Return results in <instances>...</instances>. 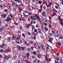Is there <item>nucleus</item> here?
Here are the masks:
<instances>
[{"label":"nucleus","mask_w":63,"mask_h":63,"mask_svg":"<svg viewBox=\"0 0 63 63\" xmlns=\"http://www.w3.org/2000/svg\"><path fill=\"white\" fill-rule=\"evenodd\" d=\"M45 3H43L42 4H41L40 5V8L39 10V12L40 13H41L42 12V8L43 7V5Z\"/></svg>","instance_id":"obj_1"},{"label":"nucleus","mask_w":63,"mask_h":63,"mask_svg":"<svg viewBox=\"0 0 63 63\" xmlns=\"http://www.w3.org/2000/svg\"><path fill=\"white\" fill-rule=\"evenodd\" d=\"M58 19L59 20V21H60L61 23H60V24L62 25L63 26V19L60 18V16H59V17Z\"/></svg>","instance_id":"obj_2"},{"label":"nucleus","mask_w":63,"mask_h":63,"mask_svg":"<svg viewBox=\"0 0 63 63\" xmlns=\"http://www.w3.org/2000/svg\"><path fill=\"white\" fill-rule=\"evenodd\" d=\"M11 58V56L10 55L6 56V55H5L4 56V58L5 59H6L7 60H8L9 58Z\"/></svg>","instance_id":"obj_3"},{"label":"nucleus","mask_w":63,"mask_h":63,"mask_svg":"<svg viewBox=\"0 0 63 63\" xmlns=\"http://www.w3.org/2000/svg\"><path fill=\"white\" fill-rule=\"evenodd\" d=\"M53 40V38L52 37H50L49 38V39L48 40V41L50 43H52V41Z\"/></svg>","instance_id":"obj_4"},{"label":"nucleus","mask_w":63,"mask_h":63,"mask_svg":"<svg viewBox=\"0 0 63 63\" xmlns=\"http://www.w3.org/2000/svg\"><path fill=\"white\" fill-rule=\"evenodd\" d=\"M37 33H35L34 34V35H33V36L32 37V39H33L34 40H36V35Z\"/></svg>","instance_id":"obj_5"},{"label":"nucleus","mask_w":63,"mask_h":63,"mask_svg":"<svg viewBox=\"0 0 63 63\" xmlns=\"http://www.w3.org/2000/svg\"><path fill=\"white\" fill-rule=\"evenodd\" d=\"M6 21L7 22H9V21H11V18L8 17L6 20Z\"/></svg>","instance_id":"obj_6"},{"label":"nucleus","mask_w":63,"mask_h":63,"mask_svg":"<svg viewBox=\"0 0 63 63\" xmlns=\"http://www.w3.org/2000/svg\"><path fill=\"white\" fill-rule=\"evenodd\" d=\"M31 26V24H29L27 25L26 26V28L28 29H29V27H30V26Z\"/></svg>","instance_id":"obj_7"},{"label":"nucleus","mask_w":63,"mask_h":63,"mask_svg":"<svg viewBox=\"0 0 63 63\" xmlns=\"http://www.w3.org/2000/svg\"><path fill=\"white\" fill-rule=\"evenodd\" d=\"M35 16H31V18L33 20H35Z\"/></svg>","instance_id":"obj_8"},{"label":"nucleus","mask_w":63,"mask_h":63,"mask_svg":"<svg viewBox=\"0 0 63 63\" xmlns=\"http://www.w3.org/2000/svg\"><path fill=\"white\" fill-rule=\"evenodd\" d=\"M45 61L47 62V63L48 61H49V59L46 57V56H45Z\"/></svg>","instance_id":"obj_9"},{"label":"nucleus","mask_w":63,"mask_h":63,"mask_svg":"<svg viewBox=\"0 0 63 63\" xmlns=\"http://www.w3.org/2000/svg\"><path fill=\"white\" fill-rule=\"evenodd\" d=\"M54 35L56 37H57V38H59V35L56 33H54Z\"/></svg>","instance_id":"obj_10"},{"label":"nucleus","mask_w":63,"mask_h":63,"mask_svg":"<svg viewBox=\"0 0 63 63\" xmlns=\"http://www.w3.org/2000/svg\"><path fill=\"white\" fill-rule=\"evenodd\" d=\"M37 57L39 58H42V55L40 54H37Z\"/></svg>","instance_id":"obj_11"},{"label":"nucleus","mask_w":63,"mask_h":63,"mask_svg":"<svg viewBox=\"0 0 63 63\" xmlns=\"http://www.w3.org/2000/svg\"><path fill=\"white\" fill-rule=\"evenodd\" d=\"M44 29L46 31H47L48 30V29L47 27V26H45L44 27Z\"/></svg>","instance_id":"obj_12"},{"label":"nucleus","mask_w":63,"mask_h":63,"mask_svg":"<svg viewBox=\"0 0 63 63\" xmlns=\"http://www.w3.org/2000/svg\"><path fill=\"white\" fill-rule=\"evenodd\" d=\"M42 15L43 16H46V13L44 11H43L42 12Z\"/></svg>","instance_id":"obj_13"},{"label":"nucleus","mask_w":63,"mask_h":63,"mask_svg":"<svg viewBox=\"0 0 63 63\" xmlns=\"http://www.w3.org/2000/svg\"><path fill=\"white\" fill-rule=\"evenodd\" d=\"M52 10L53 11V12H54V13H57V10H56L55 9L53 8Z\"/></svg>","instance_id":"obj_14"},{"label":"nucleus","mask_w":63,"mask_h":63,"mask_svg":"<svg viewBox=\"0 0 63 63\" xmlns=\"http://www.w3.org/2000/svg\"><path fill=\"white\" fill-rule=\"evenodd\" d=\"M52 2H49V4L48 5L47 9L48 8V7H50V6L51 5H52Z\"/></svg>","instance_id":"obj_15"},{"label":"nucleus","mask_w":63,"mask_h":63,"mask_svg":"<svg viewBox=\"0 0 63 63\" xmlns=\"http://www.w3.org/2000/svg\"><path fill=\"white\" fill-rule=\"evenodd\" d=\"M52 35V33L49 32V33L48 34V37H51Z\"/></svg>","instance_id":"obj_16"},{"label":"nucleus","mask_w":63,"mask_h":63,"mask_svg":"<svg viewBox=\"0 0 63 63\" xmlns=\"http://www.w3.org/2000/svg\"><path fill=\"white\" fill-rule=\"evenodd\" d=\"M32 53L34 55H36L37 54V52L35 51H33L32 52Z\"/></svg>","instance_id":"obj_17"},{"label":"nucleus","mask_w":63,"mask_h":63,"mask_svg":"<svg viewBox=\"0 0 63 63\" xmlns=\"http://www.w3.org/2000/svg\"><path fill=\"white\" fill-rule=\"evenodd\" d=\"M17 48L19 50H20L21 49V47L20 46H19V45H18L17 46Z\"/></svg>","instance_id":"obj_18"},{"label":"nucleus","mask_w":63,"mask_h":63,"mask_svg":"<svg viewBox=\"0 0 63 63\" xmlns=\"http://www.w3.org/2000/svg\"><path fill=\"white\" fill-rule=\"evenodd\" d=\"M5 46V45L3 43L1 45H0V47L1 48L2 47H3Z\"/></svg>","instance_id":"obj_19"},{"label":"nucleus","mask_w":63,"mask_h":63,"mask_svg":"<svg viewBox=\"0 0 63 63\" xmlns=\"http://www.w3.org/2000/svg\"><path fill=\"white\" fill-rule=\"evenodd\" d=\"M31 27L32 30H33L34 29V28H35V26L33 25H32Z\"/></svg>","instance_id":"obj_20"},{"label":"nucleus","mask_w":63,"mask_h":63,"mask_svg":"<svg viewBox=\"0 0 63 63\" xmlns=\"http://www.w3.org/2000/svg\"><path fill=\"white\" fill-rule=\"evenodd\" d=\"M12 38L13 40H14L15 39H16V36H15L14 35H13V36L12 37Z\"/></svg>","instance_id":"obj_21"},{"label":"nucleus","mask_w":63,"mask_h":63,"mask_svg":"<svg viewBox=\"0 0 63 63\" xmlns=\"http://www.w3.org/2000/svg\"><path fill=\"white\" fill-rule=\"evenodd\" d=\"M43 24L44 25H45L46 26H47V23H45V22H43Z\"/></svg>","instance_id":"obj_22"},{"label":"nucleus","mask_w":63,"mask_h":63,"mask_svg":"<svg viewBox=\"0 0 63 63\" xmlns=\"http://www.w3.org/2000/svg\"><path fill=\"white\" fill-rule=\"evenodd\" d=\"M38 3L39 4H41L42 3V1H41V0H39L38 1Z\"/></svg>","instance_id":"obj_23"},{"label":"nucleus","mask_w":63,"mask_h":63,"mask_svg":"<svg viewBox=\"0 0 63 63\" xmlns=\"http://www.w3.org/2000/svg\"><path fill=\"white\" fill-rule=\"evenodd\" d=\"M11 38L10 37H8V38L7 39L8 41V42H10V40H11Z\"/></svg>","instance_id":"obj_24"},{"label":"nucleus","mask_w":63,"mask_h":63,"mask_svg":"<svg viewBox=\"0 0 63 63\" xmlns=\"http://www.w3.org/2000/svg\"><path fill=\"white\" fill-rule=\"evenodd\" d=\"M29 54H30V53L28 52L27 53V57H29Z\"/></svg>","instance_id":"obj_25"},{"label":"nucleus","mask_w":63,"mask_h":63,"mask_svg":"<svg viewBox=\"0 0 63 63\" xmlns=\"http://www.w3.org/2000/svg\"><path fill=\"white\" fill-rule=\"evenodd\" d=\"M16 39L17 40H19L21 39V38H20L17 36V37L16 38Z\"/></svg>","instance_id":"obj_26"},{"label":"nucleus","mask_w":63,"mask_h":63,"mask_svg":"<svg viewBox=\"0 0 63 63\" xmlns=\"http://www.w3.org/2000/svg\"><path fill=\"white\" fill-rule=\"evenodd\" d=\"M22 35L23 37L24 38L25 37V34L24 33H23L22 34Z\"/></svg>","instance_id":"obj_27"},{"label":"nucleus","mask_w":63,"mask_h":63,"mask_svg":"<svg viewBox=\"0 0 63 63\" xmlns=\"http://www.w3.org/2000/svg\"><path fill=\"white\" fill-rule=\"evenodd\" d=\"M24 13L28 14L29 13V11L27 10H25L24 11Z\"/></svg>","instance_id":"obj_28"},{"label":"nucleus","mask_w":63,"mask_h":63,"mask_svg":"<svg viewBox=\"0 0 63 63\" xmlns=\"http://www.w3.org/2000/svg\"><path fill=\"white\" fill-rule=\"evenodd\" d=\"M47 52H46V56L47 57H49V55L48 54H47Z\"/></svg>","instance_id":"obj_29"},{"label":"nucleus","mask_w":63,"mask_h":63,"mask_svg":"<svg viewBox=\"0 0 63 63\" xmlns=\"http://www.w3.org/2000/svg\"><path fill=\"white\" fill-rule=\"evenodd\" d=\"M39 31V33H41V30L40 29H37Z\"/></svg>","instance_id":"obj_30"},{"label":"nucleus","mask_w":63,"mask_h":63,"mask_svg":"<svg viewBox=\"0 0 63 63\" xmlns=\"http://www.w3.org/2000/svg\"><path fill=\"white\" fill-rule=\"evenodd\" d=\"M58 45L59 46V47L61 45V43H60V42H59L58 43Z\"/></svg>","instance_id":"obj_31"},{"label":"nucleus","mask_w":63,"mask_h":63,"mask_svg":"<svg viewBox=\"0 0 63 63\" xmlns=\"http://www.w3.org/2000/svg\"><path fill=\"white\" fill-rule=\"evenodd\" d=\"M37 20H38V21H39V22L41 23L42 22L41 19L39 18V19H38Z\"/></svg>","instance_id":"obj_32"},{"label":"nucleus","mask_w":63,"mask_h":63,"mask_svg":"<svg viewBox=\"0 0 63 63\" xmlns=\"http://www.w3.org/2000/svg\"><path fill=\"white\" fill-rule=\"evenodd\" d=\"M3 27H1L0 28V31H2L3 29H4L3 28Z\"/></svg>","instance_id":"obj_33"},{"label":"nucleus","mask_w":63,"mask_h":63,"mask_svg":"<svg viewBox=\"0 0 63 63\" xmlns=\"http://www.w3.org/2000/svg\"><path fill=\"white\" fill-rule=\"evenodd\" d=\"M21 48L22 50H24L25 49V47H21Z\"/></svg>","instance_id":"obj_34"},{"label":"nucleus","mask_w":63,"mask_h":63,"mask_svg":"<svg viewBox=\"0 0 63 63\" xmlns=\"http://www.w3.org/2000/svg\"><path fill=\"white\" fill-rule=\"evenodd\" d=\"M34 34L35 33H35V32H37V30L36 29H35L34 30Z\"/></svg>","instance_id":"obj_35"},{"label":"nucleus","mask_w":63,"mask_h":63,"mask_svg":"<svg viewBox=\"0 0 63 63\" xmlns=\"http://www.w3.org/2000/svg\"><path fill=\"white\" fill-rule=\"evenodd\" d=\"M21 1L20 0H18V1H17L19 4L20 3H21Z\"/></svg>","instance_id":"obj_36"},{"label":"nucleus","mask_w":63,"mask_h":63,"mask_svg":"<svg viewBox=\"0 0 63 63\" xmlns=\"http://www.w3.org/2000/svg\"><path fill=\"white\" fill-rule=\"evenodd\" d=\"M35 17L36 18H37V19H39V18H40V17H39V16H35Z\"/></svg>","instance_id":"obj_37"},{"label":"nucleus","mask_w":63,"mask_h":63,"mask_svg":"<svg viewBox=\"0 0 63 63\" xmlns=\"http://www.w3.org/2000/svg\"><path fill=\"white\" fill-rule=\"evenodd\" d=\"M1 16H7V15L6 14H3L1 15Z\"/></svg>","instance_id":"obj_38"},{"label":"nucleus","mask_w":63,"mask_h":63,"mask_svg":"<svg viewBox=\"0 0 63 63\" xmlns=\"http://www.w3.org/2000/svg\"><path fill=\"white\" fill-rule=\"evenodd\" d=\"M55 33H58V31L56 30H55L54 31Z\"/></svg>","instance_id":"obj_39"},{"label":"nucleus","mask_w":63,"mask_h":63,"mask_svg":"<svg viewBox=\"0 0 63 63\" xmlns=\"http://www.w3.org/2000/svg\"><path fill=\"white\" fill-rule=\"evenodd\" d=\"M13 10H15V11H16V7L13 8Z\"/></svg>","instance_id":"obj_40"},{"label":"nucleus","mask_w":63,"mask_h":63,"mask_svg":"<svg viewBox=\"0 0 63 63\" xmlns=\"http://www.w3.org/2000/svg\"><path fill=\"white\" fill-rule=\"evenodd\" d=\"M32 59H34L35 58V56L33 55H32Z\"/></svg>","instance_id":"obj_41"},{"label":"nucleus","mask_w":63,"mask_h":63,"mask_svg":"<svg viewBox=\"0 0 63 63\" xmlns=\"http://www.w3.org/2000/svg\"><path fill=\"white\" fill-rule=\"evenodd\" d=\"M12 5H14V6L16 5V3L15 2H13L12 4Z\"/></svg>","instance_id":"obj_42"},{"label":"nucleus","mask_w":63,"mask_h":63,"mask_svg":"<svg viewBox=\"0 0 63 63\" xmlns=\"http://www.w3.org/2000/svg\"><path fill=\"white\" fill-rule=\"evenodd\" d=\"M8 10L7 9H5L4 10V11L5 12H8Z\"/></svg>","instance_id":"obj_43"},{"label":"nucleus","mask_w":63,"mask_h":63,"mask_svg":"<svg viewBox=\"0 0 63 63\" xmlns=\"http://www.w3.org/2000/svg\"><path fill=\"white\" fill-rule=\"evenodd\" d=\"M26 62L27 63H31V62H30V61H28V60H27L26 61Z\"/></svg>","instance_id":"obj_44"},{"label":"nucleus","mask_w":63,"mask_h":63,"mask_svg":"<svg viewBox=\"0 0 63 63\" xmlns=\"http://www.w3.org/2000/svg\"><path fill=\"white\" fill-rule=\"evenodd\" d=\"M59 38L60 39H63V37L62 36L60 35V36Z\"/></svg>","instance_id":"obj_45"},{"label":"nucleus","mask_w":63,"mask_h":63,"mask_svg":"<svg viewBox=\"0 0 63 63\" xmlns=\"http://www.w3.org/2000/svg\"><path fill=\"white\" fill-rule=\"evenodd\" d=\"M19 10L20 11V12H21V11H22V9L20 8H19Z\"/></svg>","instance_id":"obj_46"},{"label":"nucleus","mask_w":63,"mask_h":63,"mask_svg":"<svg viewBox=\"0 0 63 63\" xmlns=\"http://www.w3.org/2000/svg\"><path fill=\"white\" fill-rule=\"evenodd\" d=\"M39 26H39V25L38 24L36 25V28H38V27H39Z\"/></svg>","instance_id":"obj_47"},{"label":"nucleus","mask_w":63,"mask_h":63,"mask_svg":"<svg viewBox=\"0 0 63 63\" xmlns=\"http://www.w3.org/2000/svg\"><path fill=\"white\" fill-rule=\"evenodd\" d=\"M55 8L56 9H58V6L57 5H55Z\"/></svg>","instance_id":"obj_48"},{"label":"nucleus","mask_w":63,"mask_h":63,"mask_svg":"<svg viewBox=\"0 0 63 63\" xmlns=\"http://www.w3.org/2000/svg\"><path fill=\"white\" fill-rule=\"evenodd\" d=\"M56 60L57 61H58L59 60V58L58 57H57L56 58Z\"/></svg>","instance_id":"obj_49"},{"label":"nucleus","mask_w":63,"mask_h":63,"mask_svg":"<svg viewBox=\"0 0 63 63\" xmlns=\"http://www.w3.org/2000/svg\"><path fill=\"white\" fill-rule=\"evenodd\" d=\"M42 49L43 51H45V48L44 47L43 48H42Z\"/></svg>","instance_id":"obj_50"},{"label":"nucleus","mask_w":63,"mask_h":63,"mask_svg":"<svg viewBox=\"0 0 63 63\" xmlns=\"http://www.w3.org/2000/svg\"><path fill=\"white\" fill-rule=\"evenodd\" d=\"M41 48H43V47H44V46L43 44H42L41 45Z\"/></svg>","instance_id":"obj_51"},{"label":"nucleus","mask_w":63,"mask_h":63,"mask_svg":"<svg viewBox=\"0 0 63 63\" xmlns=\"http://www.w3.org/2000/svg\"><path fill=\"white\" fill-rule=\"evenodd\" d=\"M28 34L30 36L31 35V33H30L29 32H28Z\"/></svg>","instance_id":"obj_52"},{"label":"nucleus","mask_w":63,"mask_h":63,"mask_svg":"<svg viewBox=\"0 0 63 63\" xmlns=\"http://www.w3.org/2000/svg\"><path fill=\"white\" fill-rule=\"evenodd\" d=\"M16 4H15V5L14 6H16V7H18V5L16 3Z\"/></svg>","instance_id":"obj_53"},{"label":"nucleus","mask_w":63,"mask_h":63,"mask_svg":"<svg viewBox=\"0 0 63 63\" xmlns=\"http://www.w3.org/2000/svg\"><path fill=\"white\" fill-rule=\"evenodd\" d=\"M56 13H54L52 14V16H56Z\"/></svg>","instance_id":"obj_54"},{"label":"nucleus","mask_w":63,"mask_h":63,"mask_svg":"<svg viewBox=\"0 0 63 63\" xmlns=\"http://www.w3.org/2000/svg\"><path fill=\"white\" fill-rule=\"evenodd\" d=\"M55 63H59V62H58V61H55Z\"/></svg>","instance_id":"obj_55"},{"label":"nucleus","mask_w":63,"mask_h":63,"mask_svg":"<svg viewBox=\"0 0 63 63\" xmlns=\"http://www.w3.org/2000/svg\"><path fill=\"white\" fill-rule=\"evenodd\" d=\"M41 17L42 20H44L45 19H44V17H43V16H41Z\"/></svg>","instance_id":"obj_56"},{"label":"nucleus","mask_w":63,"mask_h":63,"mask_svg":"<svg viewBox=\"0 0 63 63\" xmlns=\"http://www.w3.org/2000/svg\"><path fill=\"white\" fill-rule=\"evenodd\" d=\"M23 58L24 59H25L26 58V56H24L23 57Z\"/></svg>","instance_id":"obj_57"},{"label":"nucleus","mask_w":63,"mask_h":63,"mask_svg":"<svg viewBox=\"0 0 63 63\" xmlns=\"http://www.w3.org/2000/svg\"><path fill=\"white\" fill-rule=\"evenodd\" d=\"M54 4H56V5H58V7H59V5L57 3L55 2L54 3Z\"/></svg>","instance_id":"obj_58"},{"label":"nucleus","mask_w":63,"mask_h":63,"mask_svg":"<svg viewBox=\"0 0 63 63\" xmlns=\"http://www.w3.org/2000/svg\"><path fill=\"white\" fill-rule=\"evenodd\" d=\"M5 27H8V24H6L4 25Z\"/></svg>","instance_id":"obj_59"},{"label":"nucleus","mask_w":63,"mask_h":63,"mask_svg":"<svg viewBox=\"0 0 63 63\" xmlns=\"http://www.w3.org/2000/svg\"><path fill=\"white\" fill-rule=\"evenodd\" d=\"M27 50H28V51H30V50H31V48H28L27 49Z\"/></svg>","instance_id":"obj_60"},{"label":"nucleus","mask_w":63,"mask_h":63,"mask_svg":"<svg viewBox=\"0 0 63 63\" xmlns=\"http://www.w3.org/2000/svg\"><path fill=\"white\" fill-rule=\"evenodd\" d=\"M20 42L21 44H22V41L21 40H20Z\"/></svg>","instance_id":"obj_61"},{"label":"nucleus","mask_w":63,"mask_h":63,"mask_svg":"<svg viewBox=\"0 0 63 63\" xmlns=\"http://www.w3.org/2000/svg\"><path fill=\"white\" fill-rule=\"evenodd\" d=\"M17 37L20 38V37H21V34H20V35H18Z\"/></svg>","instance_id":"obj_62"},{"label":"nucleus","mask_w":63,"mask_h":63,"mask_svg":"<svg viewBox=\"0 0 63 63\" xmlns=\"http://www.w3.org/2000/svg\"><path fill=\"white\" fill-rule=\"evenodd\" d=\"M49 26L50 28H51L52 27V26L51 25H49Z\"/></svg>","instance_id":"obj_63"},{"label":"nucleus","mask_w":63,"mask_h":63,"mask_svg":"<svg viewBox=\"0 0 63 63\" xmlns=\"http://www.w3.org/2000/svg\"><path fill=\"white\" fill-rule=\"evenodd\" d=\"M24 43L25 44V45L27 43V42L26 41V40H24Z\"/></svg>","instance_id":"obj_64"}]
</instances>
